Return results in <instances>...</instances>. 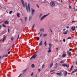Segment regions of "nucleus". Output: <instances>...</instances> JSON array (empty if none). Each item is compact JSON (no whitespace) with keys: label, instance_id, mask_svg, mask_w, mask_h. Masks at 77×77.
<instances>
[{"label":"nucleus","instance_id":"f257e3e1","mask_svg":"<svg viewBox=\"0 0 77 77\" xmlns=\"http://www.w3.org/2000/svg\"><path fill=\"white\" fill-rule=\"evenodd\" d=\"M25 4L26 7V10L27 11L28 13H29V12H30V4H29V3H28V7H27V2H25Z\"/></svg>","mask_w":77,"mask_h":77},{"label":"nucleus","instance_id":"f03ea898","mask_svg":"<svg viewBox=\"0 0 77 77\" xmlns=\"http://www.w3.org/2000/svg\"><path fill=\"white\" fill-rule=\"evenodd\" d=\"M49 14H50V13L48 14L47 15H44L41 18L40 20L42 21V20H44V18H45V17H46L48 16V15H49Z\"/></svg>","mask_w":77,"mask_h":77},{"label":"nucleus","instance_id":"7ed1b4c3","mask_svg":"<svg viewBox=\"0 0 77 77\" xmlns=\"http://www.w3.org/2000/svg\"><path fill=\"white\" fill-rule=\"evenodd\" d=\"M50 5L52 7H54L55 6V3L53 1H51L50 2Z\"/></svg>","mask_w":77,"mask_h":77},{"label":"nucleus","instance_id":"20e7f679","mask_svg":"<svg viewBox=\"0 0 77 77\" xmlns=\"http://www.w3.org/2000/svg\"><path fill=\"white\" fill-rule=\"evenodd\" d=\"M36 56H37V55H36V54H34L31 57V58H30V60H32V58H33V59H35V58L36 57Z\"/></svg>","mask_w":77,"mask_h":77},{"label":"nucleus","instance_id":"39448f33","mask_svg":"<svg viewBox=\"0 0 77 77\" xmlns=\"http://www.w3.org/2000/svg\"><path fill=\"white\" fill-rule=\"evenodd\" d=\"M21 2L23 8H25V4H24V1H23V0H21Z\"/></svg>","mask_w":77,"mask_h":77},{"label":"nucleus","instance_id":"423d86ee","mask_svg":"<svg viewBox=\"0 0 77 77\" xmlns=\"http://www.w3.org/2000/svg\"><path fill=\"white\" fill-rule=\"evenodd\" d=\"M34 13H35V10L33 9H32V15L33 16V14H34Z\"/></svg>","mask_w":77,"mask_h":77},{"label":"nucleus","instance_id":"0eeeda50","mask_svg":"<svg viewBox=\"0 0 77 77\" xmlns=\"http://www.w3.org/2000/svg\"><path fill=\"white\" fill-rule=\"evenodd\" d=\"M56 74L58 75H60V76H62V72L57 73H56Z\"/></svg>","mask_w":77,"mask_h":77},{"label":"nucleus","instance_id":"6e6552de","mask_svg":"<svg viewBox=\"0 0 77 77\" xmlns=\"http://www.w3.org/2000/svg\"><path fill=\"white\" fill-rule=\"evenodd\" d=\"M48 49H49V50L48 51V52L50 53V52L51 51V47H49Z\"/></svg>","mask_w":77,"mask_h":77},{"label":"nucleus","instance_id":"1a4fd4ad","mask_svg":"<svg viewBox=\"0 0 77 77\" xmlns=\"http://www.w3.org/2000/svg\"><path fill=\"white\" fill-rule=\"evenodd\" d=\"M75 27L73 26L72 27V31L75 30Z\"/></svg>","mask_w":77,"mask_h":77},{"label":"nucleus","instance_id":"9d476101","mask_svg":"<svg viewBox=\"0 0 77 77\" xmlns=\"http://www.w3.org/2000/svg\"><path fill=\"white\" fill-rule=\"evenodd\" d=\"M62 66H64V67H65V66H66V67H67V65L66 64H62Z\"/></svg>","mask_w":77,"mask_h":77},{"label":"nucleus","instance_id":"9b49d317","mask_svg":"<svg viewBox=\"0 0 77 77\" xmlns=\"http://www.w3.org/2000/svg\"><path fill=\"white\" fill-rule=\"evenodd\" d=\"M40 32H44V29H42L40 30Z\"/></svg>","mask_w":77,"mask_h":77},{"label":"nucleus","instance_id":"f8f14e48","mask_svg":"<svg viewBox=\"0 0 77 77\" xmlns=\"http://www.w3.org/2000/svg\"><path fill=\"white\" fill-rule=\"evenodd\" d=\"M42 45V41H41L40 42V43L39 44V46H41V45Z\"/></svg>","mask_w":77,"mask_h":77},{"label":"nucleus","instance_id":"ddd939ff","mask_svg":"<svg viewBox=\"0 0 77 77\" xmlns=\"http://www.w3.org/2000/svg\"><path fill=\"white\" fill-rule=\"evenodd\" d=\"M76 71H77V69H76L75 70L73 71L72 72V73H71V74H72L74 73V72H76Z\"/></svg>","mask_w":77,"mask_h":77},{"label":"nucleus","instance_id":"4468645a","mask_svg":"<svg viewBox=\"0 0 77 77\" xmlns=\"http://www.w3.org/2000/svg\"><path fill=\"white\" fill-rule=\"evenodd\" d=\"M6 39V37H4V38H3V39L2 40V42H5V39Z\"/></svg>","mask_w":77,"mask_h":77},{"label":"nucleus","instance_id":"2eb2a0df","mask_svg":"<svg viewBox=\"0 0 77 77\" xmlns=\"http://www.w3.org/2000/svg\"><path fill=\"white\" fill-rule=\"evenodd\" d=\"M5 23L6 24H9V23H8V21H5Z\"/></svg>","mask_w":77,"mask_h":77},{"label":"nucleus","instance_id":"dca6fc26","mask_svg":"<svg viewBox=\"0 0 77 77\" xmlns=\"http://www.w3.org/2000/svg\"><path fill=\"white\" fill-rule=\"evenodd\" d=\"M8 54L4 55L2 57H8Z\"/></svg>","mask_w":77,"mask_h":77},{"label":"nucleus","instance_id":"f3484780","mask_svg":"<svg viewBox=\"0 0 77 77\" xmlns=\"http://www.w3.org/2000/svg\"><path fill=\"white\" fill-rule=\"evenodd\" d=\"M20 13H17V17H20Z\"/></svg>","mask_w":77,"mask_h":77},{"label":"nucleus","instance_id":"a211bd4d","mask_svg":"<svg viewBox=\"0 0 77 77\" xmlns=\"http://www.w3.org/2000/svg\"><path fill=\"white\" fill-rule=\"evenodd\" d=\"M65 76H66L67 75V74H68V72H67L66 71H65Z\"/></svg>","mask_w":77,"mask_h":77},{"label":"nucleus","instance_id":"6ab92c4d","mask_svg":"<svg viewBox=\"0 0 77 77\" xmlns=\"http://www.w3.org/2000/svg\"><path fill=\"white\" fill-rule=\"evenodd\" d=\"M66 56V54H64L62 56L63 57H64Z\"/></svg>","mask_w":77,"mask_h":77},{"label":"nucleus","instance_id":"aec40b11","mask_svg":"<svg viewBox=\"0 0 77 77\" xmlns=\"http://www.w3.org/2000/svg\"><path fill=\"white\" fill-rule=\"evenodd\" d=\"M47 36V34H43V37H45Z\"/></svg>","mask_w":77,"mask_h":77},{"label":"nucleus","instance_id":"412c9836","mask_svg":"<svg viewBox=\"0 0 77 77\" xmlns=\"http://www.w3.org/2000/svg\"><path fill=\"white\" fill-rule=\"evenodd\" d=\"M32 17L31 16H30L29 17V21H30L31 19L32 18Z\"/></svg>","mask_w":77,"mask_h":77},{"label":"nucleus","instance_id":"4be33fe9","mask_svg":"<svg viewBox=\"0 0 77 77\" xmlns=\"http://www.w3.org/2000/svg\"><path fill=\"white\" fill-rule=\"evenodd\" d=\"M53 65V63H52L50 64V68H51V67H52Z\"/></svg>","mask_w":77,"mask_h":77},{"label":"nucleus","instance_id":"5701e85b","mask_svg":"<svg viewBox=\"0 0 77 77\" xmlns=\"http://www.w3.org/2000/svg\"><path fill=\"white\" fill-rule=\"evenodd\" d=\"M42 15V14L41 13L40 14L39 16V18H41V17Z\"/></svg>","mask_w":77,"mask_h":77},{"label":"nucleus","instance_id":"b1692460","mask_svg":"<svg viewBox=\"0 0 77 77\" xmlns=\"http://www.w3.org/2000/svg\"><path fill=\"white\" fill-rule=\"evenodd\" d=\"M31 66H32V68H34V67H35V65H34V64H32L31 65Z\"/></svg>","mask_w":77,"mask_h":77},{"label":"nucleus","instance_id":"393cba45","mask_svg":"<svg viewBox=\"0 0 77 77\" xmlns=\"http://www.w3.org/2000/svg\"><path fill=\"white\" fill-rule=\"evenodd\" d=\"M44 67H45V65H44V64H43L42 66V68H44Z\"/></svg>","mask_w":77,"mask_h":77},{"label":"nucleus","instance_id":"a878e982","mask_svg":"<svg viewBox=\"0 0 77 77\" xmlns=\"http://www.w3.org/2000/svg\"><path fill=\"white\" fill-rule=\"evenodd\" d=\"M27 69H25L23 71V72H25V71H26Z\"/></svg>","mask_w":77,"mask_h":77},{"label":"nucleus","instance_id":"bb28decb","mask_svg":"<svg viewBox=\"0 0 77 77\" xmlns=\"http://www.w3.org/2000/svg\"><path fill=\"white\" fill-rule=\"evenodd\" d=\"M34 26H35V24H33L32 27V29H33V28H34Z\"/></svg>","mask_w":77,"mask_h":77},{"label":"nucleus","instance_id":"cd10ccee","mask_svg":"<svg viewBox=\"0 0 77 77\" xmlns=\"http://www.w3.org/2000/svg\"><path fill=\"white\" fill-rule=\"evenodd\" d=\"M69 56H71V53L70 52H69Z\"/></svg>","mask_w":77,"mask_h":77},{"label":"nucleus","instance_id":"c85d7f7f","mask_svg":"<svg viewBox=\"0 0 77 77\" xmlns=\"http://www.w3.org/2000/svg\"><path fill=\"white\" fill-rule=\"evenodd\" d=\"M44 44L45 46H46V45H47V43L46 42H45Z\"/></svg>","mask_w":77,"mask_h":77},{"label":"nucleus","instance_id":"c756f323","mask_svg":"<svg viewBox=\"0 0 77 77\" xmlns=\"http://www.w3.org/2000/svg\"><path fill=\"white\" fill-rule=\"evenodd\" d=\"M12 11H10V12H9L10 14H12Z\"/></svg>","mask_w":77,"mask_h":77},{"label":"nucleus","instance_id":"7c9ffc66","mask_svg":"<svg viewBox=\"0 0 77 77\" xmlns=\"http://www.w3.org/2000/svg\"><path fill=\"white\" fill-rule=\"evenodd\" d=\"M60 63H64V62L63 61H61L60 62Z\"/></svg>","mask_w":77,"mask_h":77},{"label":"nucleus","instance_id":"2f4dec72","mask_svg":"<svg viewBox=\"0 0 77 77\" xmlns=\"http://www.w3.org/2000/svg\"><path fill=\"white\" fill-rule=\"evenodd\" d=\"M2 26L4 27H6V26L4 24H2Z\"/></svg>","mask_w":77,"mask_h":77},{"label":"nucleus","instance_id":"473e14b6","mask_svg":"<svg viewBox=\"0 0 77 77\" xmlns=\"http://www.w3.org/2000/svg\"><path fill=\"white\" fill-rule=\"evenodd\" d=\"M11 41H13L14 40V38H11Z\"/></svg>","mask_w":77,"mask_h":77},{"label":"nucleus","instance_id":"72a5a7b5","mask_svg":"<svg viewBox=\"0 0 77 77\" xmlns=\"http://www.w3.org/2000/svg\"><path fill=\"white\" fill-rule=\"evenodd\" d=\"M71 39V37H69L68 38H67V39Z\"/></svg>","mask_w":77,"mask_h":77},{"label":"nucleus","instance_id":"f704fd0d","mask_svg":"<svg viewBox=\"0 0 77 77\" xmlns=\"http://www.w3.org/2000/svg\"><path fill=\"white\" fill-rule=\"evenodd\" d=\"M63 34H64L65 35H66V34H67V32H63Z\"/></svg>","mask_w":77,"mask_h":77},{"label":"nucleus","instance_id":"c9c22d12","mask_svg":"<svg viewBox=\"0 0 77 77\" xmlns=\"http://www.w3.org/2000/svg\"><path fill=\"white\" fill-rule=\"evenodd\" d=\"M21 75H22V74H20L18 76V77H21Z\"/></svg>","mask_w":77,"mask_h":77},{"label":"nucleus","instance_id":"e433bc0d","mask_svg":"<svg viewBox=\"0 0 77 77\" xmlns=\"http://www.w3.org/2000/svg\"><path fill=\"white\" fill-rule=\"evenodd\" d=\"M26 20H27V17H25V21H26Z\"/></svg>","mask_w":77,"mask_h":77},{"label":"nucleus","instance_id":"4c0bfd02","mask_svg":"<svg viewBox=\"0 0 77 77\" xmlns=\"http://www.w3.org/2000/svg\"><path fill=\"white\" fill-rule=\"evenodd\" d=\"M55 70H51L50 71V72H53V71H54Z\"/></svg>","mask_w":77,"mask_h":77},{"label":"nucleus","instance_id":"58836bf2","mask_svg":"<svg viewBox=\"0 0 77 77\" xmlns=\"http://www.w3.org/2000/svg\"><path fill=\"white\" fill-rule=\"evenodd\" d=\"M42 33H41V34H40V37H41V36H42Z\"/></svg>","mask_w":77,"mask_h":77},{"label":"nucleus","instance_id":"ea45409f","mask_svg":"<svg viewBox=\"0 0 77 77\" xmlns=\"http://www.w3.org/2000/svg\"><path fill=\"white\" fill-rule=\"evenodd\" d=\"M37 40L38 41L39 39V38L38 37L37 38Z\"/></svg>","mask_w":77,"mask_h":77},{"label":"nucleus","instance_id":"a19ab883","mask_svg":"<svg viewBox=\"0 0 77 77\" xmlns=\"http://www.w3.org/2000/svg\"><path fill=\"white\" fill-rule=\"evenodd\" d=\"M38 71L40 72V71H41V69H38Z\"/></svg>","mask_w":77,"mask_h":77},{"label":"nucleus","instance_id":"79ce46f5","mask_svg":"<svg viewBox=\"0 0 77 77\" xmlns=\"http://www.w3.org/2000/svg\"><path fill=\"white\" fill-rule=\"evenodd\" d=\"M19 37H20V35H18V37L17 38V39H19Z\"/></svg>","mask_w":77,"mask_h":77},{"label":"nucleus","instance_id":"37998d69","mask_svg":"<svg viewBox=\"0 0 77 77\" xmlns=\"http://www.w3.org/2000/svg\"><path fill=\"white\" fill-rule=\"evenodd\" d=\"M63 42H65V39H63Z\"/></svg>","mask_w":77,"mask_h":77},{"label":"nucleus","instance_id":"c03bdc74","mask_svg":"<svg viewBox=\"0 0 77 77\" xmlns=\"http://www.w3.org/2000/svg\"><path fill=\"white\" fill-rule=\"evenodd\" d=\"M36 6H37V7H38V8H39V7L38 6V5H37Z\"/></svg>","mask_w":77,"mask_h":77},{"label":"nucleus","instance_id":"a18cd8bd","mask_svg":"<svg viewBox=\"0 0 77 77\" xmlns=\"http://www.w3.org/2000/svg\"><path fill=\"white\" fill-rule=\"evenodd\" d=\"M10 53H11V52L9 51L8 52V54H9Z\"/></svg>","mask_w":77,"mask_h":77},{"label":"nucleus","instance_id":"49530a36","mask_svg":"<svg viewBox=\"0 0 77 77\" xmlns=\"http://www.w3.org/2000/svg\"><path fill=\"white\" fill-rule=\"evenodd\" d=\"M66 30V29H63V31H65Z\"/></svg>","mask_w":77,"mask_h":77},{"label":"nucleus","instance_id":"de8ad7c7","mask_svg":"<svg viewBox=\"0 0 77 77\" xmlns=\"http://www.w3.org/2000/svg\"><path fill=\"white\" fill-rule=\"evenodd\" d=\"M69 8H70V9H71V6L70 5L69 6Z\"/></svg>","mask_w":77,"mask_h":77},{"label":"nucleus","instance_id":"09e8293b","mask_svg":"<svg viewBox=\"0 0 77 77\" xmlns=\"http://www.w3.org/2000/svg\"><path fill=\"white\" fill-rule=\"evenodd\" d=\"M49 46H51V43H50V44H49Z\"/></svg>","mask_w":77,"mask_h":77},{"label":"nucleus","instance_id":"8fccbe9b","mask_svg":"<svg viewBox=\"0 0 77 77\" xmlns=\"http://www.w3.org/2000/svg\"><path fill=\"white\" fill-rule=\"evenodd\" d=\"M33 75V73L31 75V76H32V75Z\"/></svg>","mask_w":77,"mask_h":77},{"label":"nucleus","instance_id":"3c124183","mask_svg":"<svg viewBox=\"0 0 77 77\" xmlns=\"http://www.w3.org/2000/svg\"><path fill=\"white\" fill-rule=\"evenodd\" d=\"M69 26H67L66 27V29H69Z\"/></svg>","mask_w":77,"mask_h":77},{"label":"nucleus","instance_id":"603ef678","mask_svg":"<svg viewBox=\"0 0 77 77\" xmlns=\"http://www.w3.org/2000/svg\"><path fill=\"white\" fill-rule=\"evenodd\" d=\"M72 50V49L71 48L69 49V51H71Z\"/></svg>","mask_w":77,"mask_h":77},{"label":"nucleus","instance_id":"864d4df0","mask_svg":"<svg viewBox=\"0 0 77 77\" xmlns=\"http://www.w3.org/2000/svg\"><path fill=\"white\" fill-rule=\"evenodd\" d=\"M2 29V26L1 25H0V29Z\"/></svg>","mask_w":77,"mask_h":77},{"label":"nucleus","instance_id":"5fc2aeb1","mask_svg":"<svg viewBox=\"0 0 77 77\" xmlns=\"http://www.w3.org/2000/svg\"><path fill=\"white\" fill-rule=\"evenodd\" d=\"M72 68H73V66H72L71 67V68L72 69Z\"/></svg>","mask_w":77,"mask_h":77},{"label":"nucleus","instance_id":"6e6d98bb","mask_svg":"<svg viewBox=\"0 0 77 77\" xmlns=\"http://www.w3.org/2000/svg\"><path fill=\"white\" fill-rule=\"evenodd\" d=\"M40 32H39L38 33V35H39V34H40Z\"/></svg>","mask_w":77,"mask_h":77},{"label":"nucleus","instance_id":"4d7b16f0","mask_svg":"<svg viewBox=\"0 0 77 77\" xmlns=\"http://www.w3.org/2000/svg\"><path fill=\"white\" fill-rule=\"evenodd\" d=\"M14 45H15V44H13V45H12V46H13H13H14Z\"/></svg>","mask_w":77,"mask_h":77},{"label":"nucleus","instance_id":"13d9d810","mask_svg":"<svg viewBox=\"0 0 77 77\" xmlns=\"http://www.w3.org/2000/svg\"><path fill=\"white\" fill-rule=\"evenodd\" d=\"M56 49L57 50H58V49H59V48H56Z\"/></svg>","mask_w":77,"mask_h":77},{"label":"nucleus","instance_id":"bf43d9fd","mask_svg":"<svg viewBox=\"0 0 77 77\" xmlns=\"http://www.w3.org/2000/svg\"><path fill=\"white\" fill-rule=\"evenodd\" d=\"M74 10H75V7H74Z\"/></svg>","mask_w":77,"mask_h":77},{"label":"nucleus","instance_id":"052dcab7","mask_svg":"<svg viewBox=\"0 0 77 77\" xmlns=\"http://www.w3.org/2000/svg\"><path fill=\"white\" fill-rule=\"evenodd\" d=\"M61 3H62V2H63L62 0H61Z\"/></svg>","mask_w":77,"mask_h":77},{"label":"nucleus","instance_id":"680f3d73","mask_svg":"<svg viewBox=\"0 0 77 77\" xmlns=\"http://www.w3.org/2000/svg\"><path fill=\"white\" fill-rule=\"evenodd\" d=\"M8 32H9V29H8Z\"/></svg>","mask_w":77,"mask_h":77},{"label":"nucleus","instance_id":"e2e57ef3","mask_svg":"<svg viewBox=\"0 0 77 77\" xmlns=\"http://www.w3.org/2000/svg\"><path fill=\"white\" fill-rule=\"evenodd\" d=\"M51 32H52V30H51Z\"/></svg>","mask_w":77,"mask_h":77},{"label":"nucleus","instance_id":"0e129e2a","mask_svg":"<svg viewBox=\"0 0 77 77\" xmlns=\"http://www.w3.org/2000/svg\"><path fill=\"white\" fill-rule=\"evenodd\" d=\"M60 42H62V40H60Z\"/></svg>","mask_w":77,"mask_h":77},{"label":"nucleus","instance_id":"69168bd1","mask_svg":"<svg viewBox=\"0 0 77 77\" xmlns=\"http://www.w3.org/2000/svg\"><path fill=\"white\" fill-rule=\"evenodd\" d=\"M73 2H74V0H72Z\"/></svg>","mask_w":77,"mask_h":77},{"label":"nucleus","instance_id":"338daca9","mask_svg":"<svg viewBox=\"0 0 77 77\" xmlns=\"http://www.w3.org/2000/svg\"><path fill=\"white\" fill-rule=\"evenodd\" d=\"M10 50V48H9V49H8V51H9V50Z\"/></svg>","mask_w":77,"mask_h":77},{"label":"nucleus","instance_id":"774afa93","mask_svg":"<svg viewBox=\"0 0 77 77\" xmlns=\"http://www.w3.org/2000/svg\"><path fill=\"white\" fill-rule=\"evenodd\" d=\"M0 59H1V56H0Z\"/></svg>","mask_w":77,"mask_h":77}]
</instances>
